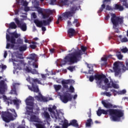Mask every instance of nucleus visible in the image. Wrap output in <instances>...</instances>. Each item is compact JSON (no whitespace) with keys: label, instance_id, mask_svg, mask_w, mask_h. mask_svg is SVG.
<instances>
[{"label":"nucleus","instance_id":"obj_16","mask_svg":"<svg viewBox=\"0 0 128 128\" xmlns=\"http://www.w3.org/2000/svg\"><path fill=\"white\" fill-rule=\"evenodd\" d=\"M69 126H74V128H80V125H78V120H72L70 121L69 123Z\"/></svg>","mask_w":128,"mask_h":128},{"label":"nucleus","instance_id":"obj_63","mask_svg":"<svg viewBox=\"0 0 128 128\" xmlns=\"http://www.w3.org/2000/svg\"><path fill=\"white\" fill-rule=\"evenodd\" d=\"M27 114L29 116H30V114H34V110H28Z\"/></svg>","mask_w":128,"mask_h":128},{"label":"nucleus","instance_id":"obj_15","mask_svg":"<svg viewBox=\"0 0 128 128\" xmlns=\"http://www.w3.org/2000/svg\"><path fill=\"white\" fill-rule=\"evenodd\" d=\"M68 35L69 38H72V36H74L76 34V32L74 28H70L68 30Z\"/></svg>","mask_w":128,"mask_h":128},{"label":"nucleus","instance_id":"obj_32","mask_svg":"<svg viewBox=\"0 0 128 128\" xmlns=\"http://www.w3.org/2000/svg\"><path fill=\"white\" fill-rule=\"evenodd\" d=\"M123 6H125L126 8H128V0H121Z\"/></svg>","mask_w":128,"mask_h":128},{"label":"nucleus","instance_id":"obj_27","mask_svg":"<svg viewBox=\"0 0 128 128\" xmlns=\"http://www.w3.org/2000/svg\"><path fill=\"white\" fill-rule=\"evenodd\" d=\"M43 116H44V118H46L47 120L50 118V114H48V112L46 111L44 112Z\"/></svg>","mask_w":128,"mask_h":128},{"label":"nucleus","instance_id":"obj_1","mask_svg":"<svg viewBox=\"0 0 128 128\" xmlns=\"http://www.w3.org/2000/svg\"><path fill=\"white\" fill-rule=\"evenodd\" d=\"M102 104L106 108H109L108 110H104V109H98L97 111V115L98 116H100L102 114L106 116L108 114L111 116L110 118L113 122H118L120 120V118L124 116V112L118 109H112L116 108V106H112V104L110 102H106V101L102 100Z\"/></svg>","mask_w":128,"mask_h":128},{"label":"nucleus","instance_id":"obj_37","mask_svg":"<svg viewBox=\"0 0 128 128\" xmlns=\"http://www.w3.org/2000/svg\"><path fill=\"white\" fill-rule=\"evenodd\" d=\"M106 8V5L104 4H102L101 6V8H100V10H98V14H100L102 10H104V8Z\"/></svg>","mask_w":128,"mask_h":128},{"label":"nucleus","instance_id":"obj_34","mask_svg":"<svg viewBox=\"0 0 128 128\" xmlns=\"http://www.w3.org/2000/svg\"><path fill=\"white\" fill-rule=\"evenodd\" d=\"M39 96H34V98H36V100H41L42 98V94H40V92L38 93Z\"/></svg>","mask_w":128,"mask_h":128},{"label":"nucleus","instance_id":"obj_20","mask_svg":"<svg viewBox=\"0 0 128 128\" xmlns=\"http://www.w3.org/2000/svg\"><path fill=\"white\" fill-rule=\"evenodd\" d=\"M92 124H94V122H92V120L90 118L86 120V128H90L92 126Z\"/></svg>","mask_w":128,"mask_h":128},{"label":"nucleus","instance_id":"obj_26","mask_svg":"<svg viewBox=\"0 0 128 128\" xmlns=\"http://www.w3.org/2000/svg\"><path fill=\"white\" fill-rule=\"evenodd\" d=\"M114 8H115V10H118L120 12H122V10H124V6L118 4H116Z\"/></svg>","mask_w":128,"mask_h":128},{"label":"nucleus","instance_id":"obj_3","mask_svg":"<svg viewBox=\"0 0 128 128\" xmlns=\"http://www.w3.org/2000/svg\"><path fill=\"white\" fill-rule=\"evenodd\" d=\"M10 36L9 34H6V40L7 42H10L12 44L10 43H7L6 46V48L8 49L10 48H14V44H16V38H18V37L20 35H18V33L16 32H10Z\"/></svg>","mask_w":128,"mask_h":128},{"label":"nucleus","instance_id":"obj_39","mask_svg":"<svg viewBox=\"0 0 128 128\" xmlns=\"http://www.w3.org/2000/svg\"><path fill=\"white\" fill-rule=\"evenodd\" d=\"M88 68H89L88 72L89 74H92V72H94V69H92V66L88 64Z\"/></svg>","mask_w":128,"mask_h":128},{"label":"nucleus","instance_id":"obj_52","mask_svg":"<svg viewBox=\"0 0 128 128\" xmlns=\"http://www.w3.org/2000/svg\"><path fill=\"white\" fill-rule=\"evenodd\" d=\"M70 92H74V88L72 86H70Z\"/></svg>","mask_w":128,"mask_h":128},{"label":"nucleus","instance_id":"obj_14","mask_svg":"<svg viewBox=\"0 0 128 128\" xmlns=\"http://www.w3.org/2000/svg\"><path fill=\"white\" fill-rule=\"evenodd\" d=\"M56 110V106H54L52 108H48V110L54 116L55 118H58V114H56V112H54V110Z\"/></svg>","mask_w":128,"mask_h":128},{"label":"nucleus","instance_id":"obj_31","mask_svg":"<svg viewBox=\"0 0 128 128\" xmlns=\"http://www.w3.org/2000/svg\"><path fill=\"white\" fill-rule=\"evenodd\" d=\"M73 24H75L76 28H78L80 26V22H78V19H74Z\"/></svg>","mask_w":128,"mask_h":128},{"label":"nucleus","instance_id":"obj_58","mask_svg":"<svg viewBox=\"0 0 128 128\" xmlns=\"http://www.w3.org/2000/svg\"><path fill=\"white\" fill-rule=\"evenodd\" d=\"M104 94H105L106 96H111L112 94L110 92H104Z\"/></svg>","mask_w":128,"mask_h":128},{"label":"nucleus","instance_id":"obj_64","mask_svg":"<svg viewBox=\"0 0 128 128\" xmlns=\"http://www.w3.org/2000/svg\"><path fill=\"white\" fill-rule=\"evenodd\" d=\"M24 10L25 12H28L30 10V7H28V6H25L24 8Z\"/></svg>","mask_w":128,"mask_h":128},{"label":"nucleus","instance_id":"obj_24","mask_svg":"<svg viewBox=\"0 0 128 128\" xmlns=\"http://www.w3.org/2000/svg\"><path fill=\"white\" fill-rule=\"evenodd\" d=\"M9 28L12 30H16V28L18 26H16V23H14V22H11L9 24Z\"/></svg>","mask_w":128,"mask_h":128},{"label":"nucleus","instance_id":"obj_38","mask_svg":"<svg viewBox=\"0 0 128 128\" xmlns=\"http://www.w3.org/2000/svg\"><path fill=\"white\" fill-rule=\"evenodd\" d=\"M31 74H40L38 71L36 69H33L32 70H31Z\"/></svg>","mask_w":128,"mask_h":128},{"label":"nucleus","instance_id":"obj_36","mask_svg":"<svg viewBox=\"0 0 128 128\" xmlns=\"http://www.w3.org/2000/svg\"><path fill=\"white\" fill-rule=\"evenodd\" d=\"M60 2L63 6H68V0H62Z\"/></svg>","mask_w":128,"mask_h":128},{"label":"nucleus","instance_id":"obj_54","mask_svg":"<svg viewBox=\"0 0 128 128\" xmlns=\"http://www.w3.org/2000/svg\"><path fill=\"white\" fill-rule=\"evenodd\" d=\"M122 42H128V38L125 37L121 39Z\"/></svg>","mask_w":128,"mask_h":128},{"label":"nucleus","instance_id":"obj_42","mask_svg":"<svg viewBox=\"0 0 128 128\" xmlns=\"http://www.w3.org/2000/svg\"><path fill=\"white\" fill-rule=\"evenodd\" d=\"M27 106H34V102L32 101H26Z\"/></svg>","mask_w":128,"mask_h":128},{"label":"nucleus","instance_id":"obj_8","mask_svg":"<svg viewBox=\"0 0 128 128\" xmlns=\"http://www.w3.org/2000/svg\"><path fill=\"white\" fill-rule=\"evenodd\" d=\"M2 117L5 122H10V120H14V118L12 116V114L10 112H2Z\"/></svg>","mask_w":128,"mask_h":128},{"label":"nucleus","instance_id":"obj_41","mask_svg":"<svg viewBox=\"0 0 128 128\" xmlns=\"http://www.w3.org/2000/svg\"><path fill=\"white\" fill-rule=\"evenodd\" d=\"M110 82H112V86L114 88H118V85H117L116 84L114 83V82L112 81Z\"/></svg>","mask_w":128,"mask_h":128},{"label":"nucleus","instance_id":"obj_22","mask_svg":"<svg viewBox=\"0 0 128 128\" xmlns=\"http://www.w3.org/2000/svg\"><path fill=\"white\" fill-rule=\"evenodd\" d=\"M70 123H68V121L66 120V119L64 120V122L62 125V128H68L70 126Z\"/></svg>","mask_w":128,"mask_h":128},{"label":"nucleus","instance_id":"obj_40","mask_svg":"<svg viewBox=\"0 0 128 128\" xmlns=\"http://www.w3.org/2000/svg\"><path fill=\"white\" fill-rule=\"evenodd\" d=\"M30 100H31V102H34V98L32 96H29L26 98V102H30Z\"/></svg>","mask_w":128,"mask_h":128},{"label":"nucleus","instance_id":"obj_43","mask_svg":"<svg viewBox=\"0 0 128 128\" xmlns=\"http://www.w3.org/2000/svg\"><path fill=\"white\" fill-rule=\"evenodd\" d=\"M76 68V66H70L69 67L67 68V70H70L71 72H74V70Z\"/></svg>","mask_w":128,"mask_h":128},{"label":"nucleus","instance_id":"obj_44","mask_svg":"<svg viewBox=\"0 0 128 128\" xmlns=\"http://www.w3.org/2000/svg\"><path fill=\"white\" fill-rule=\"evenodd\" d=\"M10 92L11 94H16V96H18V93L16 92V89H12Z\"/></svg>","mask_w":128,"mask_h":128},{"label":"nucleus","instance_id":"obj_28","mask_svg":"<svg viewBox=\"0 0 128 128\" xmlns=\"http://www.w3.org/2000/svg\"><path fill=\"white\" fill-rule=\"evenodd\" d=\"M30 122H38V120H36V115H32L30 118Z\"/></svg>","mask_w":128,"mask_h":128},{"label":"nucleus","instance_id":"obj_48","mask_svg":"<svg viewBox=\"0 0 128 128\" xmlns=\"http://www.w3.org/2000/svg\"><path fill=\"white\" fill-rule=\"evenodd\" d=\"M119 54H116V56H117V58H118V60H122V54H120V52H118Z\"/></svg>","mask_w":128,"mask_h":128},{"label":"nucleus","instance_id":"obj_51","mask_svg":"<svg viewBox=\"0 0 128 128\" xmlns=\"http://www.w3.org/2000/svg\"><path fill=\"white\" fill-rule=\"evenodd\" d=\"M122 52H123L124 54L126 53L127 52H128V49L126 47L124 48H123L121 50Z\"/></svg>","mask_w":128,"mask_h":128},{"label":"nucleus","instance_id":"obj_49","mask_svg":"<svg viewBox=\"0 0 128 128\" xmlns=\"http://www.w3.org/2000/svg\"><path fill=\"white\" fill-rule=\"evenodd\" d=\"M94 78H96L94 76H90L89 77L90 82H94Z\"/></svg>","mask_w":128,"mask_h":128},{"label":"nucleus","instance_id":"obj_17","mask_svg":"<svg viewBox=\"0 0 128 128\" xmlns=\"http://www.w3.org/2000/svg\"><path fill=\"white\" fill-rule=\"evenodd\" d=\"M30 90L34 92H39L40 89L38 88V86L37 84H32V88H29Z\"/></svg>","mask_w":128,"mask_h":128},{"label":"nucleus","instance_id":"obj_5","mask_svg":"<svg viewBox=\"0 0 128 128\" xmlns=\"http://www.w3.org/2000/svg\"><path fill=\"white\" fill-rule=\"evenodd\" d=\"M95 76V80H97L96 84L97 86H98V88H102V80H104V82L105 84H108V79L106 78V75L102 74H96L94 75Z\"/></svg>","mask_w":128,"mask_h":128},{"label":"nucleus","instance_id":"obj_23","mask_svg":"<svg viewBox=\"0 0 128 128\" xmlns=\"http://www.w3.org/2000/svg\"><path fill=\"white\" fill-rule=\"evenodd\" d=\"M42 84V82L38 78H32V84Z\"/></svg>","mask_w":128,"mask_h":128},{"label":"nucleus","instance_id":"obj_50","mask_svg":"<svg viewBox=\"0 0 128 128\" xmlns=\"http://www.w3.org/2000/svg\"><path fill=\"white\" fill-rule=\"evenodd\" d=\"M32 66L34 68H38V64L36 63V62L32 63Z\"/></svg>","mask_w":128,"mask_h":128},{"label":"nucleus","instance_id":"obj_55","mask_svg":"<svg viewBox=\"0 0 128 128\" xmlns=\"http://www.w3.org/2000/svg\"><path fill=\"white\" fill-rule=\"evenodd\" d=\"M41 102H48V98L42 96Z\"/></svg>","mask_w":128,"mask_h":128},{"label":"nucleus","instance_id":"obj_18","mask_svg":"<svg viewBox=\"0 0 128 128\" xmlns=\"http://www.w3.org/2000/svg\"><path fill=\"white\" fill-rule=\"evenodd\" d=\"M8 102L10 104H14L15 106H20V104H18V102H20V100H12V99H8Z\"/></svg>","mask_w":128,"mask_h":128},{"label":"nucleus","instance_id":"obj_10","mask_svg":"<svg viewBox=\"0 0 128 128\" xmlns=\"http://www.w3.org/2000/svg\"><path fill=\"white\" fill-rule=\"evenodd\" d=\"M14 20L18 27L20 28L22 32H26V23L20 21L18 18H15Z\"/></svg>","mask_w":128,"mask_h":128},{"label":"nucleus","instance_id":"obj_61","mask_svg":"<svg viewBox=\"0 0 128 128\" xmlns=\"http://www.w3.org/2000/svg\"><path fill=\"white\" fill-rule=\"evenodd\" d=\"M106 10H112V7L110 6V5H107L106 6Z\"/></svg>","mask_w":128,"mask_h":128},{"label":"nucleus","instance_id":"obj_60","mask_svg":"<svg viewBox=\"0 0 128 128\" xmlns=\"http://www.w3.org/2000/svg\"><path fill=\"white\" fill-rule=\"evenodd\" d=\"M87 114H88V118H92V110L90 109V112H88Z\"/></svg>","mask_w":128,"mask_h":128},{"label":"nucleus","instance_id":"obj_11","mask_svg":"<svg viewBox=\"0 0 128 128\" xmlns=\"http://www.w3.org/2000/svg\"><path fill=\"white\" fill-rule=\"evenodd\" d=\"M113 70L114 72L115 76H118L120 74V70H122V69H120V64L117 62H116L114 64Z\"/></svg>","mask_w":128,"mask_h":128},{"label":"nucleus","instance_id":"obj_35","mask_svg":"<svg viewBox=\"0 0 128 128\" xmlns=\"http://www.w3.org/2000/svg\"><path fill=\"white\" fill-rule=\"evenodd\" d=\"M34 126L36 128H44V126L41 124L36 123L34 124Z\"/></svg>","mask_w":128,"mask_h":128},{"label":"nucleus","instance_id":"obj_30","mask_svg":"<svg viewBox=\"0 0 128 128\" xmlns=\"http://www.w3.org/2000/svg\"><path fill=\"white\" fill-rule=\"evenodd\" d=\"M54 88L56 92H58L62 88V85L54 84Z\"/></svg>","mask_w":128,"mask_h":128},{"label":"nucleus","instance_id":"obj_59","mask_svg":"<svg viewBox=\"0 0 128 128\" xmlns=\"http://www.w3.org/2000/svg\"><path fill=\"white\" fill-rule=\"evenodd\" d=\"M22 6H28V2H26V1H24V2L22 3Z\"/></svg>","mask_w":128,"mask_h":128},{"label":"nucleus","instance_id":"obj_21","mask_svg":"<svg viewBox=\"0 0 128 128\" xmlns=\"http://www.w3.org/2000/svg\"><path fill=\"white\" fill-rule=\"evenodd\" d=\"M102 62H104L101 64L102 66H108V58L106 56V57H102L101 58Z\"/></svg>","mask_w":128,"mask_h":128},{"label":"nucleus","instance_id":"obj_53","mask_svg":"<svg viewBox=\"0 0 128 128\" xmlns=\"http://www.w3.org/2000/svg\"><path fill=\"white\" fill-rule=\"evenodd\" d=\"M110 92H113V94H114V96H116V94H118V91H116V90H110Z\"/></svg>","mask_w":128,"mask_h":128},{"label":"nucleus","instance_id":"obj_19","mask_svg":"<svg viewBox=\"0 0 128 128\" xmlns=\"http://www.w3.org/2000/svg\"><path fill=\"white\" fill-rule=\"evenodd\" d=\"M80 48H81V50H79L77 51L74 52H80V50L81 52V54H82L80 56L81 58H82V54H84V52H86V50H88V48H86V46H81ZM81 58H80V60Z\"/></svg>","mask_w":128,"mask_h":128},{"label":"nucleus","instance_id":"obj_33","mask_svg":"<svg viewBox=\"0 0 128 128\" xmlns=\"http://www.w3.org/2000/svg\"><path fill=\"white\" fill-rule=\"evenodd\" d=\"M26 48H28L26 45L24 44L23 46L19 47V50L20 52H24V50H26Z\"/></svg>","mask_w":128,"mask_h":128},{"label":"nucleus","instance_id":"obj_4","mask_svg":"<svg viewBox=\"0 0 128 128\" xmlns=\"http://www.w3.org/2000/svg\"><path fill=\"white\" fill-rule=\"evenodd\" d=\"M111 22L113 24V28H116L120 24H124V18L116 16V14H111Z\"/></svg>","mask_w":128,"mask_h":128},{"label":"nucleus","instance_id":"obj_29","mask_svg":"<svg viewBox=\"0 0 128 128\" xmlns=\"http://www.w3.org/2000/svg\"><path fill=\"white\" fill-rule=\"evenodd\" d=\"M6 65H4L2 64L0 65V72H4L5 70H6Z\"/></svg>","mask_w":128,"mask_h":128},{"label":"nucleus","instance_id":"obj_6","mask_svg":"<svg viewBox=\"0 0 128 128\" xmlns=\"http://www.w3.org/2000/svg\"><path fill=\"white\" fill-rule=\"evenodd\" d=\"M76 10H78L76 6L73 5V6L70 8V11L66 10L62 14V16L65 18H70L74 16V15L76 14Z\"/></svg>","mask_w":128,"mask_h":128},{"label":"nucleus","instance_id":"obj_56","mask_svg":"<svg viewBox=\"0 0 128 128\" xmlns=\"http://www.w3.org/2000/svg\"><path fill=\"white\" fill-rule=\"evenodd\" d=\"M24 70L27 72H32V70L30 68V67L26 66V68Z\"/></svg>","mask_w":128,"mask_h":128},{"label":"nucleus","instance_id":"obj_12","mask_svg":"<svg viewBox=\"0 0 128 128\" xmlns=\"http://www.w3.org/2000/svg\"><path fill=\"white\" fill-rule=\"evenodd\" d=\"M8 89L6 84L4 80L0 81V94H4L6 90Z\"/></svg>","mask_w":128,"mask_h":128},{"label":"nucleus","instance_id":"obj_9","mask_svg":"<svg viewBox=\"0 0 128 128\" xmlns=\"http://www.w3.org/2000/svg\"><path fill=\"white\" fill-rule=\"evenodd\" d=\"M60 100L64 104H67L68 102H72V95L70 93L66 92L64 94L60 96Z\"/></svg>","mask_w":128,"mask_h":128},{"label":"nucleus","instance_id":"obj_2","mask_svg":"<svg viewBox=\"0 0 128 128\" xmlns=\"http://www.w3.org/2000/svg\"><path fill=\"white\" fill-rule=\"evenodd\" d=\"M82 52L80 50L77 52H74L73 53H70L68 56H66L64 60L60 61L62 66H64L68 62L70 64H74L80 60Z\"/></svg>","mask_w":128,"mask_h":128},{"label":"nucleus","instance_id":"obj_62","mask_svg":"<svg viewBox=\"0 0 128 128\" xmlns=\"http://www.w3.org/2000/svg\"><path fill=\"white\" fill-rule=\"evenodd\" d=\"M38 14H40L42 15L44 14V11H42V9L40 8L38 10Z\"/></svg>","mask_w":128,"mask_h":128},{"label":"nucleus","instance_id":"obj_47","mask_svg":"<svg viewBox=\"0 0 128 128\" xmlns=\"http://www.w3.org/2000/svg\"><path fill=\"white\" fill-rule=\"evenodd\" d=\"M10 112H14V118H18V114H16V110L14 109H11L10 110Z\"/></svg>","mask_w":128,"mask_h":128},{"label":"nucleus","instance_id":"obj_46","mask_svg":"<svg viewBox=\"0 0 128 128\" xmlns=\"http://www.w3.org/2000/svg\"><path fill=\"white\" fill-rule=\"evenodd\" d=\"M17 42L19 44H24V40L22 39H21L20 38H18L17 39Z\"/></svg>","mask_w":128,"mask_h":128},{"label":"nucleus","instance_id":"obj_57","mask_svg":"<svg viewBox=\"0 0 128 128\" xmlns=\"http://www.w3.org/2000/svg\"><path fill=\"white\" fill-rule=\"evenodd\" d=\"M30 48H32V50H36V44H30Z\"/></svg>","mask_w":128,"mask_h":128},{"label":"nucleus","instance_id":"obj_13","mask_svg":"<svg viewBox=\"0 0 128 128\" xmlns=\"http://www.w3.org/2000/svg\"><path fill=\"white\" fill-rule=\"evenodd\" d=\"M74 84V80L72 79H69L62 81V84L64 88H68V86L66 84Z\"/></svg>","mask_w":128,"mask_h":128},{"label":"nucleus","instance_id":"obj_7","mask_svg":"<svg viewBox=\"0 0 128 128\" xmlns=\"http://www.w3.org/2000/svg\"><path fill=\"white\" fill-rule=\"evenodd\" d=\"M52 18H49L46 20H40L38 19L34 20V23L38 28H42V26H50V22H52Z\"/></svg>","mask_w":128,"mask_h":128},{"label":"nucleus","instance_id":"obj_25","mask_svg":"<svg viewBox=\"0 0 128 128\" xmlns=\"http://www.w3.org/2000/svg\"><path fill=\"white\" fill-rule=\"evenodd\" d=\"M28 60H34V62H36V54H33L30 55V56L28 58Z\"/></svg>","mask_w":128,"mask_h":128},{"label":"nucleus","instance_id":"obj_45","mask_svg":"<svg viewBox=\"0 0 128 128\" xmlns=\"http://www.w3.org/2000/svg\"><path fill=\"white\" fill-rule=\"evenodd\" d=\"M42 16V18H44V20H46V18H48L50 16H48V14H44V13H43Z\"/></svg>","mask_w":128,"mask_h":128}]
</instances>
